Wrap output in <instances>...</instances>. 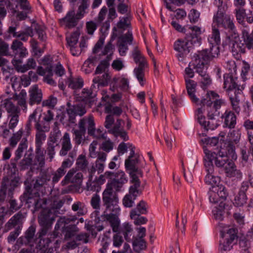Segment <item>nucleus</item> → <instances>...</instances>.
I'll use <instances>...</instances> for the list:
<instances>
[{
    "instance_id": "1",
    "label": "nucleus",
    "mask_w": 253,
    "mask_h": 253,
    "mask_svg": "<svg viewBox=\"0 0 253 253\" xmlns=\"http://www.w3.org/2000/svg\"><path fill=\"white\" fill-rule=\"evenodd\" d=\"M100 102L98 104V109L104 107V112L108 114L104 123L105 127L108 129L107 132L111 133V97L107 94L106 90H103ZM79 129L74 130L75 143L79 145L83 140L86 130L89 136L98 139H106L107 131H104L103 127L100 126L95 128L94 117L92 115L81 119L78 124Z\"/></svg>"
},
{
    "instance_id": "2",
    "label": "nucleus",
    "mask_w": 253,
    "mask_h": 253,
    "mask_svg": "<svg viewBox=\"0 0 253 253\" xmlns=\"http://www.w3.org/2000/svg\"><path fill=\"white\" fill-rule=\"evenodd\" d=\"M105 178L108 179L107 187L102 193V207L105 208V211L96 224H92V222H89L85 224L86 229L89 231L93 238L97 235V232L102 230L105 227L111 225V171H107L105 174L99 176L97 181L100 185L105 181Z\"/></svg>"
},
{
    "instance_id": "3",
    "label": "nucleus",
    "mask_w": 253,
    "mask_h": 253,
    "mask_svg": "<svg viewBox=\"0 0 253 253\" xmlns=\"http://www.w3.org/2000/svg\"><path fill=\"white\" fill-rule=\"evenodd\" d=\"M90 88H84L78 97L80 102L72 105L70 102L67 104L66 111L62 113L60 121L63 125L68 123L75 124L77 116H82L86 113L85 106L90 108L96 101V93Z\"/></svg>"
},
{
    "instance_id": "4",
    "label": "nucleus",
    "mask_w": 253,
    "mask_h": 253,
    "mask_svg": "<svg viewBox=\"0 0 253 253\" xmlns=\"http://www.w3.org/2000/svg\"><path fill=\"white\" fill-rule=\"evenodd\" d=\"M105 37L102 35L94 45L92 49V53L97 54L101 49H102L99 54L100 57L106 55L105 59L102 60L97 66L95 74H100L104 73L101 77L97 76L93 79L94 84H98V86H107L110 81L111 77L109 73L110 61L111 60V40H109L105 46L103 48L104 43Z\"/></svg>"
},
{
    "instance_id": "5",
    "label": "nucleus",
    "mask_w": 253,
    "mask_h": 253,
    "mask_svg": "<svg viewBox=\"0 0 253 253\" xmlns=\"http://www.w3.org/2000/svg\"><path fill=\"white\" fill-rule=\"evenodd\" d=\"M205 157L204 161L214 164L217 168H223L226 176L230 177H235L238 179H241L242 174L240 170L236 169L234 163L228 158L227 152L223 148H221L217 152H212L206 147H204Z\"/></svg>"
},
{
    "instance_id": "6",
    "label": "nucleus",
    "mask_w": 253,
    "mask_h": 253,
    "mask_svg": "<svg viewBox=\"0 0 253 253\" xmlns=\"http://www.w3.org/2000/svg\"><path fill=\"white\" fill-rule=\"evenodd\" d=\"M119 199L117 195L112 198V230L114 232L121 233L124 235L125 240L129 242L131 241L130 236L133 232L131 225L125 222L121 226V221L119 217L120 209L118 205Z\"/></svg>"
},
{
    "instance_id": "7",
    "label": "nucleus",
    "mask_w": 253,
    "mask_h": 253,
    "mask_svg": "<svg viewBox=\"0 0 253 253\" xmlns=\"http://www.w3.org/2000/svg\"><path fill=\"white\" fill-rule=\"evenodd\" d=\"M20 203L18 204L15 199L9 201V209L11 211H16L20 209L23 204H29V206H34L35 210L38 211L42 208V200L39 198L38 193L32 191L30 187L26 186L24 193L20 196Z\"/></svg>"
},
{
    "instance_id": "8",
    "label": "nucleus",
    "mask_w": 253,
    "mask_h": 253,
    "mask_svg": "<svg viewBox=\"0 0 253 253\" xmlns=\"http://www.w3.org/2000/svg\"><path fill=\"white\" fill-rule=\"evenodd\" d=\"M26 215V213L19 211L5 224L3 229V233H7L14 229L9 233L7 237V242L8 244H13L18 239V237L21 232Z\"/></svg>"
},
{
    "instance_id": "9",
    "label": "nucleus",
    "mask_w": 253,
    "mask_h": 253,
    "mask_svg": "<svg viewBox=\"0 0 253 253\" xmlns=\"http://www.w3.org/2000/svg\"><path fill=\"white\" fill-rule=\"evenodd\" d=\"M213 23H215L217 27L227 30L229 33L228 38L236 39L238 37V33L233 18L226 13L223 7L218 8L213 15Z\"/></svg>"
},
{
    "instance_id": "10",
    "label": "nucleus",
    "mask_w": 253,
    "mask_h": 253,
    "mask_svg": "<svg viewBox=\"0 0 253 253\" xmlns=\"http://www.w3.org/2000/svg\"><path fill=\"white\" fill-rule=\"evenodd\" d=\"M77 218L76 216L68 217H61L57 221L54 227V230L52 234L49 235L50 237L46 240V245L49 243H51L54 241L55 238H61L62 234L60 233V228L65 229L75 233L78 231V229L75 223H71L74 222Z\"/></svg>"
},
{
    "instance_id": "11",
    "label": "nucleus",
    "mask_w": 253,
    "mask_h": 253,
    "mask_svg": "<svg viewBox=\"0 0 253 253\" xmlns=\"http://www.w3.org/2000/svg\"><path fill=\"white\" fill-rule=\"evenodd\" d=\"M224 103V100L219 98L217 93L213 91H209L201 98L199 105H201V107L204 108L205 111L206 110L209 112V110H211L214 114L218 115L219 114L218 110Z\"/></svg>"
},
{
    "instance_id": "12",
    "label": "nucleus",
    "mask_w": 253,
    "mask_h": 253,
    "mask_svg": "<svg viewBox=\"0 0 253 253\" xmlns=\"http://www.w3.org/2000/svg\"><path fill=\"white\" fill-rule=\"evenodd\" d=\"M130 154L125 160V167L126 169L130 170L129 175L131 178L130 182L140 181L138 175L142 176V172L136 167L139 163V157L135 153V148L132 145H130Z\"/></svg>"
},
{
    "instance_id": "13",
    "label": "nucleus",
    "mask_w": 253,
    "mask_h": 253,
    "mask_svg": "<svg viewBox=\"0 0 253 253\" xmlns=\"http://www.w3.org/2000/svg\"><path fill=\"white\" fill-rule=\"evenodd\" d=\"M193 57L194 58L192 63L193 68L200 76L207 72V65L214 58H216L209 53L207 49L198 51L194 54Z\"/></svg>"
},
{
    "instance_id": "14",
    "label": "nucleus",
    "mask_w": 253,
    "mask_h": 253,
    "mask_svg": "<svg viewBox=\"0 0 253 253\" xmlns=\"http://www.w3.org/2000/svg\"><path fill=\"white\" fill-rule=\"evenodd\" d=\"M37 111L35 110L29 116L26 125L27 133H30L33 127L35 128L36 131H48L49 130V124L43 120L42 114L37 117Z\"/></svg>"
},
{
    "instance_id": "15",
    "label": "nucleus",
    "mask_w": 253,
    "mask_h": 253,
    "mask_svg": "<svg viewBox=\"0 0 253 253\" xmlns=\"http://www.w3.org/2000/svg\"><path fill=\"white\" fill-rule=\"evenodd\" d=\"M204 111L205 109L203 107L198 108L197 110L196 115L199 123L206 131H208L209 129L213 130L219 126V122L214 118L216 115L214 114L212 111L209 110L208 112L209 121H206V118L203 115Z\"/></svg>"
},
{
    "instance_id": "16",
    "label": "nucleus",
    "mask_w": 253,
    "mask_h": 253,
    "mask_svg": "<svg viewBox=\"0 0 253 253\" xmlns=\"http://www.w3.org/2000/svg\"><path fill=\"white\" fill-rule=\"evenodd\" d=\"M238 230L236 227H231L225 233L221 232V237L223 241H220V249L223 251H230L233 245L237 242Z\"/></svg>"
},
{
    "instance_id": "17",
    "label": "nucleus",
    "mask_w": 253,
    "mask_h": 253,
    "mask_svg": "<svg viewBox=\"0 0 253 253\" xmlns=\"http://www.w3.org/2000/svg\"><path fill=\"white\" fill-rule=\"evenodd\" d=\"M191 42L186 40L178 39L173 45L174 49L177 52L176 56L179 61H183L192 48Z\"/></svg>"
},
{
    "instance_id": "18",
    "label": "nucleus",
    "mask_w": 253,
    "mask_h": 253,
    "mask_svg": "<svg viewBox=\"0 0 253 253\" xmlns=\"http://www.w3.org/2000/svg\"><path fill=\"white\" fill-rule=\"evenodd\" d=\"M209 42L210 43L209 53L212 54V56L218 57L219 54V44H220V32L215 26H212V32L208 38Z\"/></svg>"
},
{
    "instance_id": "19",
    "label": "nucleus",
    "mask_w": 253,
    "mask_h": 253,
    "mask_svg": "<svg viewBox=\"0 0 253 253\" xmlns=\"http://www.w3.org/2000/svg\"><path fill=\"white\" fill-rule=\"evenodd\" d=\"M132 15L131 13H127L125 16L120 17L119 21L113 29V33L112 35V41L119 36H123L124 31L127 29L131 28V20Z\"/></svg>"
},
{
    "instance_id": "20",
    "label": "nucleus",
    "mask_w": 253,
    "mask_h": 253,
    "mask_svg": "<svg viewBox=\"0 0 253 253\" xmlns=\"http://www.w3.org/2000/svg\"><path fill=\"white\" fill-rule=\"evenodd\" d=\"M36 227L32 225L26 230L24 234L20 237L16 241L15 245L21 246L22 245L32 246L36 241H38L37 234H36Z\"/></svg>"
},
{
    "instance_id": "21",
    "label": "nucleus",
    "mask_w": 253,
    "mask_h": 253,
    "mask_svg": "<svg viewBox=\"0 0 253 253\" xmlns=\"http://www.w3.org/2000/svg\"><path fill=\"white\" fill-rule=\"evenodd\" d=\"M130 182L132 183V185L129 187L128 194L125 196L123 200L124 206L128 208L133 206L134 200L141 194V191L139 189L140 181Z\"/></svg>"
},
{
    "instance_id": "22",
    "label": "nucleus",
    "mask_w": 253,
    "mask_h": 253,
    "mask_svg": "<svg viewBox=\"0 0 253 253\" xmlns=\"http://www.w3.org/2000/svg\"><path fill=\"white\" fill-rule=\"evenodd\" d=\"M236 19L237 22L242 26L246 27V22L248 24L253 23V13L251 10H247L244 7L235 8L234 10Z\"/></svg>"
},
{
    "instance_id": "23",
    "label": "nucleus",
    "mask_w": 253,
    "mask_h": 253,
    "mask_svg": "<svg viewBox=\"0 0 253 253\" xmlns=\"http://www.w3.org/2000/svg\"><path fill=\"white\" fill-rule=\"evenodd\" d=\"M133 40L132 34L129 31L123 36L118 37L117 46L120 56H124L126 55V51L128 49L127 44H131Z\"/></svg>"
},
{
    "instance_id": "24",
    "label": "nucleus",
    "mask_w": 253,
    "mask_h": 253,
    "mask_svg": "<svg viewBox=\"0 0 253 253\" xmlns=\"http://www.w3.org/2000/svg\"><path fill=\"white\" fill-rule=\"evenodd\" d=\"M185 38L192 44H200L201 42V28L197 26H188L186 29Z\"/></svg>"
},
{
    "instance_id": "25",
    "label": "nucleus",
    "mask_w": 253,
    "mask_h": 253,
    "mask_svg": "<svg viewBox=\"0 0 253 253\" xmlns=\"http://www.w3.org/2000/svg\"><path fill=\"white\" fill-rule=\"evenodd\" d=\"M127 181L125 173L122 170L112 172V191H121L124 184Z\"/></svg>"
},
{
    "instance_id": "26",
    "label": "nucleus",
    "mask_w": 253,
    "mask_h": 253,
    "mask_svg": "<svg viewBox=\"0 0 253 253\" xmlns=\"http://www.w3.org/2000/svg\"><path fill=\"white\" fill-rule=\"evenodd\" d=\"M10 48L14 56L13 59H20L22 60L28 54L27 48L19 40L15 39L13 41Z\"/></svg>"
},
{
    "instance_id": "27",
    "label": "nucleus",
    "mask_w": 253,
    "mask_h": 253,
    "mask_svg": "<svg viewBox=\"0 0 253 253\" xmlns=\"http://www.w3.org/2000/svg\"><path fill=\"white\" fill-rule=\"evenodd\" d=\"M124 123L123 121L119 118H116V122H114L112 124V134L115 137H120L123 140L126 141L128 140L129 137L127 133L124 129L122 123Z\"/></svg>"
},
{
    "instance_id": "28",
    "label": "nucleus",
    "mask_w": 253,
    "mask_h": 253,
    "mask_svg": "<svg viewBox=\"0 0 253 253\" xmlns=\"http://www.w3.org/2000/svg\"><path fill=\"white\" fill-rule=\"evenodd\" d=\"M229 39L230 40V44L233 55L236 58H239L241 57V54L246 52L247 46L244 42H242V41L240 40L239 37L236 39L232 38Z\"/></svg>"
},
{
    "instance_id": "29",
    "label": "nucleus",
    "mask_w": 253,
    "mask_h": 253,
    "mask_svg": "<svg viewBox=\"0 0 253 253\" xmlns=\"http://www.w3.org/2000/svg\"><path fill=\"white\" fill-rule=\"evenodd\" d=\"M98 157L95 162V165H93L92 167L88 169V179L92 180V177L95 171L97 170L98 173L103 172L104 168V163L106 160V154L102 153L99 154Z\"/></svg>"
},
{
    "instance_id": "30",
    "label": "nucleus",
    "mask_w": 253,
    "mask_h": 253,
    "mask_svg": "<svg viewBox=\"0 0 253 253\" xmlns=\"http://www.w3.org/2000/svg\"><path fill=\"white\" fill-rule=\"evenodd\" d=\"M42 93L37 85L31 87L29 90L28 103L30 106L40 104L42 101Z\"/></svg>"
},
{
    "instance_id": "31",
    "label": "nucleus",
    "mask_w": 253,
    "mask_h": 253,
    "mask_svg": "<svg viewBox=\"0 0 253 253\" xmlns=\"http://www.w3.org/2000/svg\"><path fill=\"white\" fill-rule=\"evenodd\" d=\"M54 220V214L48 209H43L38 218L40 225H47L48 227H52Z\"/></svg>"
},
{
    "instance_id": "32",
    "label": "nucleus",
    "mask_w": 253,
    "mask_h": 253,
    "mask_svg": "<svg viewBox=\"0 0 253 253\" xmlns=\"http://www.w3.org/2000/svg\"><path fill=\"white\" fill-rule=\"evenodd\" d=\"M1 105L5 109L7 113V118L20 116V108L12 102L11 98L2 100Z\"/></svg>"
},
{
    "instance_id": "33",
    "label": "nucleus",
    "mask_w": 253,
    "mask_h": 253,
    "mask_svg": "<svg viewBox=\"0 0 253 253\" xmlns=\"http://www.w3.org/2000/svg\"><path fill=\"white\" fill-rule=\"evenodd\" d=\"M22 61L19 59H13L12 63L18 72L24 73L28 70L34 69L36 67V62L34 59L31 58L28 59L26 64L21 65Z\"/></svg>"
},
{
    "instance_id": "34",
    "label": "nucleus",
    "mask_w": 253,
    "mask_h": 253,
    "mask_svg": "<svg viewBox=\"0 0 253 253\" xmlns=\"http://www.w3.org/2000/svg\"><path fill=\"white\" fill-rule=\"evenodd\" d=\"M80 19H81L77 17L75 11L71 10L67 13L64 17L59 19V22L61 24L65 25L67 28L71 29L77 25L78 21Z\"/></svg>"
},
{
    "instance_id": "35",
    "label": "nucleus",
    "mask_w": 253,
    "mask_h": 253,
    "mask_svg": "<svg viewBox=\"0 0 253 253\" xmlns=\"http://www.w3.org/2000/svg\"><path fill=\"white\" fill-rule=\"evenodd\" d=\"M204 166L207 172L205 178V182L209 185H217L220 181V178L213 175L214 172L213 165L209 162H205Z\"/></svg>"
},
{
    "instance_id": "36",
    "label": "nucleus",
    "mask_w": 253,
    "mask_h": 253,
    "mask_svg": "<svg viewBox=\"0 0 253 253\" xmlns=\"http://www.w3.org/2000/svg\"><path fill=\"white\" fill-rule=\"evenodd\" d=\"M41 228L37 233V238L38 240H39V244L43 248L48 247L50 243H48V245H46V240L50 237L49 235L50 233H48L49 230L51 229V227H48L47 225H40ZM51 233V234H52Z\"/></svg>"
},
{
    "instance_id": "37",
    "label": "nucleus",
    "mask_w": 253,
    "mask_h": 253,
    "mask_svg": "<svg viewBox=\"0 0 253 253\" xmlns=\"http://www.w3.org/2000/svg\"><path fill=\"white\" fill-rule=\"evenodd\" d=\"M33 150L30 148L25 153L24 158L19 162V167L21 170L29 169L31 166L37 165V163L33 161Z\"/></svg>"
},
{
    "instance_id": "38",
    "label": "nucleus",
    "mask_w": 253,
    "mask_h": 253,
    "mask_svg": "<svg viewBox=\"0 0 253 253\" xmlns=\"http://www.w3.org/2000/svg\"><path fill=\"white\" fill-rule=\"evenodd\" d=\"M223 120V127L232 129L235 127L237 117L234 113L230 110H226L222 115Z\"/></svg>"
},
{
    "instance_id": "39",
    "label": "nucleus",
    "mask_w": 253,
    "mask_h": 253,
    "mask_svg": "<svg viewBox=\"0 0 253 253\" xmlns=\"http://www.w3.org/2000/svg\"><path fill=\"white\" fill-rule=\"evenodd\" d=\"M185 84L187 91L192 101L199 105L200 100L195 94L197 83L193 80L185 78Z\"/></svg>"
},
{
    "instance_id": "40",
    "label": "nucleus",
    "mask_w": 253,
    "mask_h": 253,
    "mask_svg": "<svg viewBox=\"0 0 253 253\" xmlns=\"http://www.w3.org/2000/svg\"><path fill=\"white\" fill-rule=\"evenodd\" d=\"M236 74H232V73H226L223 76L224 88L226 89L228 91L236 89L237 87V78L236 77Z\"/></svg>"
},
{
    "instance_id": "41",
    "label": "nucleus",
    "mask_w": 253,
    "mask_h": 253,
    "mask_svg": "<svg viewBox=\"0 0 253 253\" xmlns=\"http://www.w3.org/2000/svg\"><path fill=\"white\" fill-rule=\"evenodd\" d=\"M28 148V141L27 138H22L19 143L17 150L15 152V157L11 160V165L13 168H16V163L22 157L24 150Z\"/></svg>"
},
{
    "instance_id": "42",
    "label": "nucleus",
    "mask_w": 253,
    "mask_h": 253,
    "mask_svg": "<svg viewBox=\"0 0 253 253\" xmlns=\"http://www.w3.org/2000/svg\"><path fill=\"white\" fill-rule=\"evenodd\" d=\"M112 92H116L120 88L124 90L128 87V82L127 79L120 76H115L112 80Z\"/></svg>"
},
{
    "instance_id": "43",
    "label": "nucleus",
    "mask_w": 253,
    "mask_h": 253,
    "mask_svg": "<svg viewBox=\"0 0 253 253\" xmlns=\"http://www.w3.org/2000/svg\"><path fill=\"white\" fill-rule=\"evenodd\" d=\"M66 84L69 88L73 90L82 88L84 84V82L81 77H73L72 76L67 78Z\"/></svg>"
},
{
    "instance_id": "44",
    "label": "nucleus",
    "mask_w": 253,
    "mask_h": 253,
    "mask_svg": "<svg viewBox=\"0 0 253 253\" xmlns=\"http://www.w3.org/2000/svg\"><path fill=\"white\" fill-rule=\"evenodd\" d=\"M50 180V177L46 174H43L41 176L38 177L33 187L32 185H27V186L30 187L32 189V191L37 192L38 193L39 198H40V194L39 193V189L42 187L47 181Z\"/></svg>"
},
{
    "instance_id": "45",
    "label": "nucleus",
    "mask_w": 253,
    "mask_h": 253,
    "mask_svg": "<svg viewBox=\"0 0 253 253\" xmlns=\"http://www.w3.org/2000/svg\"><path fill=\"white\" fill-rule=\"evenodd\" d=\"M62 148L60 151V155L61 156H65L67 154L68 152L72 148V144L71 143L70 135L68 132H65L64 134L62 139Z\"/></svg>"
},
{
    "instance_id": "46",
    "label": "nucleus",
    "mask_w": 253,
    "mask_h": 253,
    "mask_svg": "<svg viewBox=\"0 0 253 253\" xmlns=\"http://www.w3.org/2000/svg\"><path fill=\"white\" fill-rule=\"evenodd\" d=\"M147 67V62L142 61L138 66L134 69L135 75L141 85H144V69Z\"/></svg>"
},
{
    "instance_id": "47",
    "label": "nucleus",
    "mask_w": 253,
    "mask_h": 253,
    "mask_svg": "<svg viewBox=\"0 0 253 253\" xmlns=\"http://www.w3.org/2000/svg\"><path fill=\"white\" fill-rule=\"evenodd\" d=\"M133 250L135 252L139 253L142 250L146 249V242L143 238L133 237L131 239Z\"/></svg>"
},
{
    "instance_id": "48",
    "label": "nucleus",
    "mask_w": 253,
    "mask_h": 253,
    "mask_svg": "<svg viewBox=\"0 0 253 253\" xmlns=\"http://www.w3.org/2000/svg\"><path fill=\"white\" fill-rule=\"evenodd\" d=\"M72 210L74 211H77V214L78 216L85 215L87 212V208L84 203L77 201L72 206Z\"/></svg>"
},
{
    "instance_id": "49",
    "label": "nucleus",
    "mask_w": 253,
    "mask_h": 253,
    "mask_svg": "<svg viewBox=\"0 0 253 253\" xmlns=\"http://www.w3.org/2000/svg\"><path fill=\"white\" fill-rule=\"evenodd\" d=\"M16 27L9 26L7 32L13 38H18L23 42L27 41L28 40L27 36L22 31L16 32Z\"/></svg>"
},
{
    "instance_id": "50",
    "label": "nucleus",
    "mask_w": 253,
    "mask_h": 253,
    "mask_svg": "<svg viewBox=\"0 0 253 253\" xmlns=\"http://www.w3.org/2000/svg\"><path fill=\"white\" fill-rule=\"evenodd\" d=\"M140 214L138 213L137 211L135 210H132L130 213V217L134 220V223L136 225L144 224L148 221L146 217L140 216Z\"/></svg>"
},
{
    "instance_id": "51",
    "label": "nucleus",
    "mask_w": 253,
    "mask_h": 253,
    "mask_svg": "<svg viewBox=\"0 0 253 253\" xmlns=\"http://www.w3.org/2000/svg\"><path fill=\"white\" fill-rule=\"evenodd\" d=\"M89 3V0H81V4L78 7L76 13L78 18H83L85 14L88 12L86 10L88 8Z\"/></svg>"
},
{
    "instance_id": "52",
    "label": "nucleus",
    "mask_w": 253,
    "mask_h": 253,
    "mask_svg": "<svg viewBox=\"0 0 253 253\" xmlns=\"http://www.w3.org/2000/svg\"><path fill=\"white\" fill-rule=\"evenodd\" d=\"M225 204L223 202H220L218 207H215L212 211V213L214 219L221 221L223 219V214L224 213Z\"/></svg>"
},
{
    "instance_id": "53",
    "label": "nucleus",
    "mask_w": 253,
    "mask_h": 253,
    "mask_svg": "<svg viewBox=\"0 0 253 253\" xmlns=\"http://www.w3.org/2000/svg\"><path fill=\"white\" fill-rule=\"evenodd\" d=\"M37 163L40 168H42L44 165V156L43 154V150L42 147H36L35 159L33 160Z\"/></svg>"
},
{
    "instance_id": "54",
    "label": "nucleus",
    "mask_w": 253,
    "mask_h": 253,
    "mask_svg": "<svg viewBox=\"0 0 253 253\" xmlns=\"http://www.w3.org/2000/svg\"><path fill=\"white\" fill-rule=\"evenodd\" d=\"M80 33L79 31L77 30L73 32L69 37L66 38L67 43L69 46L76 45L78 43Z\"/></svg>"
},
{
    "instance_id": "55",
    "label": "nucleus",
    "mask_w": 253,
    "mask_h": 253,
    "mask_svg": "<svg viewBox=\"0 0 253 253\" xmlns=\"http://www.w3.org/2000/svg\"><path fill=\"white\" fill-rule=\"evenodd\" d=\"M107 5L109 7V13L108 14V20L102 24L100 28V32L104 34L107 31L109 30L110 27L109 19H111V0H107Z\"/></svg>"
},
{
    "instance_id": "56",
    "label": "nucleus",
    "mask_w": 253,
    "mask_h": 253,
    "mask_svg": "<svg viewBox=\"0 0 253 253\" xmlns=\"http://www.w3.org/2000/svg\"><path fill=\"white\" fill-rule=\"evenodd\" d=\"M22 134L23 130L22 129L14 133L9 139V145L12 148L15 147L18 142L21 139Z\"/></svg>"
},
{
    "instance_id": "57",
    "label": "nucleus",
    "mask_w": 253,
    "mask_h": 253,
    "mask_svg": "<svg viewBox=\"0 0 253 253\" xmlns=\"http://www.w3.org/2000/svg\"><path fill=\"white\" fill-rule=\"evenodd\" d=\"M247 197L246 194H243L238 192L234 199V205L236 207L243 206L247 202Z\"/></svg>"
},
{
    "instance_id": "58",
    "label": "nucleus",
    "mask_w": 253,
    "mask_h": 253,
    "mask_svg": "<svg viewBox=\"0 0 253 253\" xmlns=\"http://www.w3.org/2000/svg\"><path fill=\"white\" fill-rule=\"evenodd\" d=\"M76 165L79 169L83 171L85 170L88 165L85 156L83 154L79 155L76 161Z\"/></svg>"
},
{
    "instance_id": "59",
    "label": "nucleus",
    "mask_w": 253,
    "mask_h": 253,
    "mask_svg": "<svg viewBox=\"0 0 253 253\" xmlns=\"http://www.w3.org/2000/svg\"><path fill=\"white\" fill-rule=\"evenodd\" d=\"M132 55L134 62L137 64L138 63L139 64L141 63L142 61L147 62L144 57L141 55L140 51L139 50L137 46L134 47L132 51Z\"/></svg>"
},
{
    "instance_id": "60",
    "label": "nucleus",
    "mask_w": 253,
    "mask_h": 253,
    "mask_svg": "<svg viewBox=\"0 0 253 253\" xmlns=\"http://www.w3.org/2000/svg\"><path fill=\"white\" fill-rule=\"evenodd\" d=\"M122 106L123 104L119 106H113V104H112V124L115 121V117L119 118L123 113Z\"/></svg>"
},
{
    "instance_id": "61",
    "label": "nucleus",
    "mask_w": 253,
    "mask_h": 253,
    "mask_svg": "<svg viewBox=\"0 0 253 253\" xmlns=\"http://www.w3.org/2000/svg\"><path fill=\"white\" fill-rule=\"evenodd\" d=\"M214 191L222 201L226 200L228 196V192L224 186L218 185L217 187L214 188Z\"/></svg>"
},
{
    "instance_id": "62",
    "label": "nucleus",
    "mask_w": 253,
    "mask_h": 253,
    "mask_svg": "<svg viewBox=\"0 0 253 253\" xmlns=\"http://www.w3.org/2000/svg\"><path fill=\"white\" fill-rule=\"evenodd\" d=\"M86 187L88 190L99 192L101 190V185L97 181L89 180L88 179L86 183Z\"/></svg>"
},
{
    "instance_id": "63",
    "label": "nucleus",
    "mask_w": 253,
    "mask_h": 253,
    "mask_svg": "<svg viewBox=\"0 0 253 253\" xmlns=\"http://www.w3.org/2000/svg\"><path fill=\"white\" fill-rule=\"evenodd\" d=\"M224 147L225 149H223L225 151L227 152L228 158L229 159L230 157H231L232 159H236L237 155L235 154V146L234 144L232 143H228L227 144H225Z\"/></svg>"
},
{
    "instance_id": "64",
    "label": "nucleus",
    "mask_w": 253,
    "mask_h": 253,
    "mask_svg": "<svg viewBox=\"0 0 253 253\" xmlns=\"http://www.w3.org/2000/svg\"><path fill=\"white\" fill-rule=\"evenodd\" d=\"M45 132L46 131H37L35 138L36 147H42V141L45 139Z\"/></svg>"
}]
</instances>
